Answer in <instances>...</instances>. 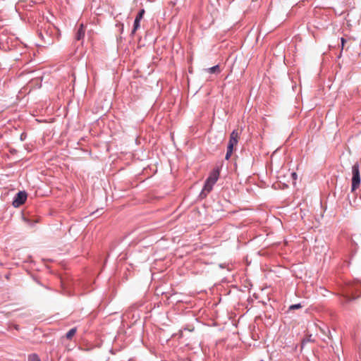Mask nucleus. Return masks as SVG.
Listing matches in <instances>:
<instances>
[{
    "mask_svg": "<svg viewBox=\"0 0 361 361\" xmlns=\"http://www.w3.org/2000/svg\"><path fill=\"white\" fill-rule=\"evenodd\" d=\"M219 176V169H214L209 174V176L206 180L204 186L201 192V195L207 196V195L211 192L213 185L216 183Z\"/></svg>",
    "mask_w": 361,
    "mask_h": 361,
    "instance_id": "f257e3e1",
    "label": "nucleus"
},
{
    "mask_svg": "<svg viewBox=\"0 0 361 361\" xmlns=\"http://www.w3.org/2000/svg\"><path fill=\"white\" fill-rule=\"evenodd\" d=\"M352 186L351 190L352 192L356 190L359 188L360 185V166L357 162L354 164L352 166Z\"/></svg>",
    "mask_w": 361,
    "mask_h": 361,
    "instance_id": "f03ea898",
    "label": "nucleus"
},
{
    "mask_svg": "<svg viewBox=\"0 0 361 361\" xmlns=\"http://www.w3.org/2000/svg\"><path fill=\"white\" fill-rule=\"evenodd\" d=\"M26 200L27 193L25 191H20L16 194V196L13 201V205L15 207H18L24 204Z\"/></svg>",
    "mask_w": 361,
    "mask_h": 361,
    "instance_id": "7ed1b4c3",
    "label": "nucleus"
},
{
    "mask_svg": "<svg viewBox=\"0 0 361 361\" xmlns=\"http://www.w3.org/2000/svg\"><path fill=\"white\" fill-rule=\"evenodd\" d=\"M145 12V11L144 9H141L139 11L138 14L137 15V16L135 19V21H134V25H133V29L132 30V34H134L135 32V31L140 27V21L143 18Z\"/></svg>",
    "mask_w": 361,
    "mask_h": 361,
    "instance_id": "20e7f679",
    "label": "nucleus"
},
{
    "mask_svg": "<svg viewBox=\"0 0 361 361\" xmlns=\"http://www.w3.org/2000/svg\"><path fill=\"white\" fill-rule=\"evenodd\" d=\"M240 132L238 130H234L230 135V139L228 141L229 144H232L233 146H236L240 137Z\"/></svg>",
    "mask_w": 361,
    "mask_h": 361,
    "instance_id": "39448f33",
    "label": "nucleus"
},
{
    "mask_svg": "<svg viewBox=\"0 0 361 361\" xmlns=\"http://www.w3.org/2000/svg\"><path fill=\"white\" fill-rule=\"evenodd\" d=\"M85 30L84 25H83V24H80V27L77 31V33L75 35V39L77 40H80V39H83V37L85 36Z\"/></svg>",
    "mask_w": 361,
    "mask_h": 361,
    "instance_id": "423d86ee",
    "label": "nucleus"
},
{
    "mask_svg": "<svg viewBox=\"0 0 361 361\" xmlns=\"http://www.w3.org/2000/svg\"><path fill=\"white\" fill-rule=\"evenodd\" d=\"M209 73H219L221 72V69L219 65L214 66L212 68H207L205 70Z\"/></svg>",
    "mask_w": 361,
    "mask_h": 361,
    "instance_id": "0eeeda50",
    "label": "nucleus"
},
{
    "mask_svg": "<svg viewBox=\"0 0 361 361\" xmlns=\"http://www.w3.org/2000/svg\"><path fill=\"white\" fill-rule=\"evenodd\" d=\"M77 332V328L76 327H74L71 329H70L66 334V338L68 339V340H71L72 338L75 335Z\"/></svg>",
    "mask_w": 361,
    "mask_h": 361,
    "instance_id": "6e6552de",
    "label": "nucleus"
},
{
    "mask_svg": "<svg viewBox=\"0 0 361 361\" xmlns=\"http://www.w3.org/2000/svg\"><path fill=\"white\" fill-rule=\"evenodd\" d=\"M235 146H233L232 144H228V147H227V152H226V159H228L232 153H233V148H234Z\"/></svg>",
    "mask_w": 361,
    "mask_h": 361,
    "instance_id": "1a4fd4ad",
    "label": "nucleus"
},
{
    "mask_svg": "<svg viewBox=\"0 0 361 361\" xmlns=\"http://www.w3.org/2000/svg\"><path fill=\"white\" fill-rule=\"evenodd\" d=\"M28 361H40L39 357L36 354H32L28 357Z\"/></svg>",
    "mask_w": 361,
    "mask_h": 361,
    "instance_id": "9d476101",
    "label": "nucleus"
},
{
    "mask_svg": "<svg viewBox=\"0 0 361 361\" xmlns=\"http://www.w3.org/2000/svg\"><path fill=\"white\" fill-rule=\"evenodd\" d=\"M301 307H302V306L300 304L292 305L290 306L289 310L300 309Z\"/></svg>",
    "mask_w": 361,
    "mask_h": 361,
    "instance_id": "9b49d317",
    "label": "nucleus"
},
{
    "mask_svg": "<svg viewBox=\"0 0 361 361\" xmlns=\"http://www.w3.org/2000/svg\"><path fill=\"white\" fill-rule=\"evenodd\" d=\"M292 177L294 180L297 178V174L296 173H292Z\"/></svg>",
    "mask_w": 361,
    "mask_h": 361,
    "instance_id": "f8f14e48",
    "label": "nucleus"
},
{
    "mask_svg": "<svg viewBox=\"0 0 361 361\" xmlns=\"http://www.w3.org/2000/svg\"><path fill=\"white\" fill-rule=\"evenodd\" d=\"M345 42V40L343 38H341L342 47L344 45Z\"/></svg>",
    "mask_w": 361,
    "mask_h": 361,
    "instance_id": "ddd939ff",
    "label": "nucleus"
}]
</instances>
